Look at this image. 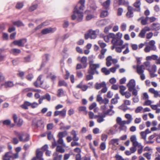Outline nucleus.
Segmentation results:
<instances>
[{
  "label": "nucleus",
  "instance_id": "obj_57",
  "mask_svg": "<svg viewBox=\"0 0 160 160\" xmlns=\"http://www.w3.org/2000/svg\"><path fill=\"white\" fill-rule=\"evenodd\" d=\"M42 77V75H40L39 76L36 81L38 82V83H39V84L41 85H42L43 82V81H42L41 80Z\"/></svg>",
  "mask_w": 160,
  "mask_h": 160
},
{
  "label": "nucleus",
  "instance_id": "obj_41",
  "mask_svg": "<svg viewBox=\"0 0 160 160\" xmlns=\"http://www.w3.org/2000/svg\"><path fill=\"white\" fill-rule=\"evenodd\" d=\"M58 138H59L58 141V143L62 145L63 147H65L66 144L64 143L63 140L62 138L60 137Z\"/></svg>",
  "mask_w": 160,
  "mask_h": 160
},
{
  "label": "nucleus",
  "instance_id": "obj_25",
  "mask_svg": "<svg viewBox=\"0 0 160 160\" xmlns=\"http://www.w3.org/2000/svg\"><path fill=\"white\" fill-rule=\"evenodd\" d=\"M48 24H49L48 22H44L38 25L33 30L34 31V32L36 31L41 28L42 26H47L48 25Z\"/></svg>",
  "mask_w": 160,
  "mask_h": 160
},
{
  "label": "nucleus",
  "instance_id": "obj_16",
  "mask_svg": "<svg viewBox=\"0 0 160 160\" xmlns=\"http://www.w3.org/2000/svg\"><path fill=\"white\" fill-rule=\"evenodd\" d=\"M107 49L106 48H102L100 51V54L98 55V57L100 59H103L105 58L104 55L106 52Z\"/></svg>",
  "mask_w": 160,
  "mask_h": 160
},
{
  "label": "nucleus",
  "instance_id": "obj_9",
  "mask_svg": "<svg viewBox=\"0 0 160 160\" xmlns=\"http://www.w3.org/2000/svg\"><path fill=\"white\" fill-rule=\"evenodd\" d=\"M67 110L65 108L63 109L62 110L56 111L54 112V116L60 115V116L65 117L66 115Z\"/></svg>",
  "mask_w": 160,
  "mask_h": 160
},
{
  "label": "nucleus",
  "instance_id": "obj_44",
  "mask_svg": "<svg viewBox=\"0 0 160 160\" xmlns=\"http://www.w3.org/2000/svg\"><path fill=\"white\" fill-rule=\"evenodd\" d=\"M58 85L59 86H67V84L64 80H60L59 81Z\"/></svg>",
  "mask_w": 160,
  "mask_h": 160
},
{
  "label": "nucleus",
  "instance_id": "obj_53",
  "mask_svg": "<svg viewBox=\"0 0 160 160\" xmlns=\"http://www.w3.org/2000/svg\"><path fill=\"white\" fill-rule=\"evenodd\" d=\"M151 154L149 152H146L143 154V156L148 160L151 159Z\"/></svg>",
  "mask_w": 160,
  "mask_h": 160
},
{
  "label": "nucleus",
  "instance_id": "obj_28",
  "mask_svg": "<svg viewBox=\"0 0 160 160\" xmlns=\"http://www.w3.org/2000/svg\"><path fill=\"white\" fill-rule=\"evenodd\" d=\"M90 12V11L89 10H87L85 12V13L87 14H88ZM94 17V16L92 15L88 14L87 16L86 17V19L87 21H89L91 19L93 18Z\"/></svg>",
  "mask_w": 160,
  "mask_h": 160
},
{
  "label": "nucleus",
  "instance_id": "obj_51",
  "mask_svg": "<svg viewBox=\"0 0 160 160\" xmlns=\"http://www.w3.org/2000/svg\"><path fill=\"white\" fill-rule=\"evenodd\" d=\"M64 94V92L62 89H60L58 91V96L61 97Z\"/></svg>",
  "mask_w": 160,
  "mask_h": 160
},
{
  "label": "nucleus",
  "instance_id": "obj_61",
  "mask_svg": "<svg viewBox=\"0 0 160 160\" xmlns=\"http://www.w3.org/2000/svg\"><path fill=\"white\" fill-rule=\"evenodd\" d=\"M71 126H61L60 129L61 130H68L70 128Z\"/></svg>",
  "mask_w": 160,
  "mask_h": 160
},
{
  "label": "nucleus",
  "instance_id": "obj_55",
  "mask_svg": "<svg viewBox=\"0 0 160 160\" xmlns=\"http://www.w3.org/2000/svg\"><path fill=\"white\" fill-rule=\"evenodd\" d=\"M106 148L105 142H102L100 146V148L102 150H104Z\"/></svg>",
  "mask_w": 160,
  "mask_h": 160
},
{
  "label": "nucleus",
  "instance_id": "obj_58",
  "mask_svg": "<svg viewBox=\"0 0 160 160\" xmlns=\"http://www.w3.org/2000/svg\"><path fill=\"white\" fill-rule=\"evenodd\" d=\"M146 134H147L144 132H140V135L142 138L144 140H146Z\"/></svg>",
  "mask_w": 160,
  "mask_h": 160
},
{
  "label": "nucleus",
  "instance_id": "obj_29",
  "mask_svg": "<svg viewBox=\"0 0 160 160\" xmlns=\"http://www.w3.org/2000/svg\"><path fill=\"white\" fill-rule=\"evenodd\" d=\"M125 117L128 119L127 122H128L127 124H129L133 120V118L132 115L129 114H126L125 115Z\"/></svg>",
  "mask_w": 160,
  "mask_h": 160
},
{
  "label": "nucleus",
  "instance_id": "obj_20",
  "mask_svg": "<svg viewBox=\"0 0 160 160\" xmlns=\"http://www.w3.org/2000/svg\"><path fill=\"white\" fill-rule=\"evenodd\" d=\"M52 155L53 156V160H61L62 159V155H58L57 152H54Z\"/></svg>",
  "mask_w": 160,
  "mask_h": 160
},
{
  "label": "nucleus",
  "instance_id": "obj_59",
  "mask_svg": "<svg viewBox=\"0 0 160 160\" xmlns=\"http://www.w3.org/2000/svg\"><path fill=\"white\" fill-rule=\"evenodd\" d=\"M109 102V100L107 98H105L104 99H102L101 102L100 103V104L102 103L104 104L105 105H106L108 104Z\"/></svg>",
  "mask_w": 160,
  "mask_h": 160
},
{
  "label": "nucleus",
  "instance_id": "obj_63",
  "mask_svg": "<svg viewBox=\"0 0 160 160\" xmlns=\"http://www.w3.org/2000/svg\"><path fill=\"white\" fill-rule=\"evenodd\" d=\"M142 109L143 108L142 107H138L135 110V112L136 113H138L140 112Z\"/></svg>",
  "mask_w": 160,
  "mask_h": 160
},
{
  "label": "nucleus",
  "instance_id": "obj_18",
  "mask_svg": "<svg viewBox=\"0 0 160 160\" xmlns=\"http://www.w3.org/2000/svg\"><path fill=\"white\" fill-rule=\"evenodd\" d=\"M152 30L157 31L160 29V24L158 23H154L151 25Z\"/></svg>",
  "mask_w": 160,
  "mask_h": 160
},
{
  "label": "nucleus",
  "instance_id": "obj_40",
  "mask_svg": "<svg viewBox=\"0 0 160 160\" xmlns=\"http://www.w3.org/2000/svg\"><path fill=\"white\" fill-rule=\"evenodd\" d=\"M119 109L122 110L123 111L125 112L127 110L129 109L130 108L127 106H125L124 104H122L118 107Z\"/></svg>",
  "mask_w": 160,
  "mask_h": 160
},
{
  "label": "nucleus",
  "instance_id": "obj_45",
  "mask_svg": "<svg viewBox=\"0 0 160 160\" xmlns=\"http://www.w3.org/2000/svg\"><path fill=\"white\" fill-rule=\"evenodd\" d=\"M78 111L80 112H84L85 114H87V111H86V108L85 106H81L79 107L78 108Z\"/></svg>",
  "mask_w": 160,
  "mask_h": 160
},
{
  "label": "nucleus",
  "instance_id": "obj_56",
  "mask_svg": "<svg viewBox=\"0 0 160 160\" xmlns=\"http://www.w3.org/2000/svg\"><path fill=\"white\" fill-rule=\"evenodd\" d=\"M48 138V140H50L53 139V135L51 134V132L50 131H49L47 133Z\"/></svg>",
  "mask_w": 160,
  "mask_h": 160
},
{
  "label": "nucleus",
  "instance_id": "obj_2",
  "mask_svg": "<svg viewBox=\"0 0 160 160\" xmlns=\"http://www.w3.org/2000/svg\"><path fill=\"white\" fill-rule=\"evenodd\" d=\"M21 148L20 147H18L15 149L16 153L12 154L11 152H7L3 157V160H14L19 157L18 152L21 150Z\"/></svg>",
  "mask_w": 160,
  "mask_h": 160
},
{
  "label": "nucleus",
  "instance_id": "obj_49",
  "mask_svg": "<svg viewBox=\"0 0 160 160\" xmlns=\"http://www.w3.org/2000/svg\"><path fill=\"white\" fill-rule=\"evenodd\" d=\"M141 3L140 0H137V1L135 2L133 4L134 7L136 8H140V6Z\"/></svg>",
  "mask_w": 160,
  "mask_h": 160
},
{
  "label": "nucleus",
  "instance_id": "obj_24",
  "mask_svg": "<svg viewBox=\"0 0 160 160\" xmlns=\"http://www.w3.org/2000/svg\"><path fill=\"white\" fill-rule=\"evenodd\" d=\"M158 58V56L156 55H152L151 56H148L146 57V59L147 61H151L152 60H155Z\"/></svg>",
  "mask_w": 160,
  "mask_h": 160
},
{
  "label": "nucleus",
  "instance_id": "obj_12",
  "mask_svg": "<svg viewBox=\"0 0 160 160\" xmlns=\"http://www.w3.org/2000/svg\"><path fill=\"white\" fill-rule=\"evenodd\" d=\"M145 67L143 65H137V72L138 74L143 73Z\"/></svg>",
  "mask_w": 160,
  "mask_h": 160
},
{
  "label": "nucleus",
  "instance_id": "obj_21",
  "mask_svg": "<svg viewBox=\"0 0 160 160\" xmlns=\"http://www.w3.org/2000/svg\"><path fill=\"white\" fill-rule=\"evenodd\" d=\"M71 134L73 136L72 139L73 141H77L79 140V138L77 137V134L74 130H72L71 132Z\"/></svg>",
  "mask_w": 160,
  "mask_h": 160
},
{
  "label": "nucleus",
  "instance_id": "obj_13",
  "mask_svg": "<svg viewBox=\"0 0 160 160\" xmlns=\"http://www.w3.org/2000/svg\"><path fill=\"white\" fill-rule=\"evenodd\" d=\"M76 88L81 89L83 91H85L87 90L88 86L83 84V82L82 81L80 83L76 86Z\"/></svg>",
  "mask_w": 160,
  "mask_h": 160
},
{
  "label": "nucleus",
  "instance_id": "obj_8",
  "mask_svg": "<svg viewBox=\"0 0 160 160\" xmlns=\"http://www.w3.org/2000/svg\"><path fill=\"white\" fill-rule=\"evenodd\" d=\"M27 42V40L26 39L23 38L18 40H15L13 42V43L15 45H18L19 47H23Z\"/></svg>",
  "mask_w": 160,
  "mask_h": 160
},
{
  "label": "nucleus",
  "instance_id": "obj_43",
  "mask_svg": "<svg viewBox=\"0 0 160 160\" xmlns=\"http://www.w3.org/2000/svg\"><path fill=\"white\" fill-rule=\"evenodd\" d=\"M108 15L107 10L102 11L101 13L100 17L102 18H104Z\"/></svg>",
  "mask_w": 160,
  "mask_h": 160
},
{
  "label": "nucleus",
  "instance_id": "obj_30",
  "mask_svg": "<svg viewBox=\"0 0 160 160\" xmlns=\"http://www.w3.org/2000/svg\"><path fill=\"white\" fill-rule=\"evenodd\" d=\"M21 52V51L20 49L16 48L12 49L10 51L11 53L14 55H17L18 54L20 53Z\"/></svg>",
  "mask_w": 160,
  "mask_h": 160
},
{
  "label": "nucleus",
  "instance_id": "obj_22",
  "mask_svg": "<svg viewBox=\"0 0 160 160\" xmlns=\"http://www.w3.org/2000/svg\"><path fill=\"white\" fill-rule=\"evenodd\" d=\"M87 58L86 57L83 56L81 58L80 61L83 65V68H86L87 66Z\"/></svg>",
  "mask_w": 160,
  "mask_h": 160
},
{
  "label": "nucleus",
  "instance_id": "obj_6",
  "mask_svg": "<svg viewBox=\"0 0 160 160\" xmlns=\"http://www.w3.org/2000/svg\"><path fill=\"white\" fill-rule=\"evenodd\" d=\"M17 135L18 136L20 141L25 142L28 141L29 140L30 136L26 133H22V134L17 133Z\"/></svg>",
  "mask_w": 160,
  "mask_h": 160
},
{
  "label": "nucleus",
  "instance_id": "obj_3",
  "mask_svg": "<svg viewBox=\"0 0 160 160\" xmlns=\"http://www.w3.org/2000/svg\"><path fill=\"white\" fill-rule=\"evenodd\" d=\"M94 60H93L89 61V68L88 70L94 74L98 75L99 72L98 69L100 68V65L99 63H94Z\"/></svg>",
  "mask_w": 160,
  "mask_h": 160
},
{
  "label": "nucleus",
  "instance_id": "obj_35",
  "mask_svg": "<svg viewBox=\"0 0 160 160\" xmlns=\"http://www.w3.org/2000/svg\"><path fill=\"white\" fill-rule=\"evenodd\" d=\"M119 139L118 138L112 139L111 140L109 144H112L113 145H115V144H117V145H118L119 143L118 142Z\"/></svg>",
  "mask_w": 160,
  "mask_h": 160
},
{
  "label": "nucleus",
  "instance_id": "obj_15",
  "mask_svg": "<svg viewBox=\"0 0 160 160\" xmlns=\"http://www.w3.org/2000/svg\"><path fill=\"white\" fill-rule=\"evenodd\" d=\"M88 74L85 75L86 80L88 81L92 79L93 78V75L95 74L88 70Z\"/></svg>",
  "mask_w": 160,
  "mask_h": 160
},
{
  "label": "nucleus",
  "instance_id": "obj_34",
  "mask_svg": "<svg viewBox=\"0 0 160 160\" xmlns=\"http://www.w3.org/2000/svg\"><path fill=\"white\" fill-rule=\"evenodd\" d=\"M118 4L119 5H124L128 7L129 6V2L125 0H119Z\"/></svg>",
  "mask_w": 160,
  "mask_h": 160
},
{
  "label": "nucleus",
  "instance_id": "obj_50",
  "mask_svg": "<svg viewBox=\"0 0 160 160\" xmlns=\"http://www.w3.org/2000/svg\"><path fill=\"white\" fill-rule=\"evenodd\" d=\"M146 32L142 29L140 31L138 35V36L141 38H144L145 37V34Z\"/></svg>",
  "mask_w": 160,
  "mask_h": 160
},
{
  "label": "nucleus",
  "instance_id": "obj_32",
  "mask_svg": "<svg viewBox=\"0 0 160 160\" xmlns=\"http://www.w3.org/2000/svg\"><path fill=\"white\" fill-rule=\"evenodd\" d=\"M36 154L37 158L40 160L41 159H43L42 157V156L43 153L42 152L39 150V149H38L36 152Z\"/></svg>",
  "mask_w": 160,
  "mask_h": 160
},
{
  "label": "nucleus",
  "instance_id": "obj_7",
  "mask_svg": "<svg viewBox=\"0 0 160 160\" xmlns=\"http://www.w3.org/2000/svg\"><path fill=\"white\" fill-rule=\"evenodd\" d=\"M135 81L133 79L130 80L127 84V86L128 88V90L130 92H132L133 89L135 88Z\"/></svg>",
  "mask_w": 160,
  "mask_h": 160
},
{
  "label": "nucleus",
  "instance_id": "obj_54",
  "mask_svg": "<svg viewBox=\"0 0 160 160\" xmlns=\"http://www.w3.org/2000/svg\"><path fill=\"white\" fill-rule=\"evenodd\" d=\"M98 43L99 45L101 48H102V49L104 48L106 46V44L103 42L102 41H98Z\"/></svg>",
  "mask_w": 160,
  "mask_h": 160
},
{
  "label": "nucleus",
  "instance_id": "obj_26",
  "mask_svg": "<svg viewBox=\"0 0 160 160\" xmlns=\"http://www.w3.org/2000/svg\"><path fill=\"white\" fill-rule=\"evenodd\" d=\"M110 3V0H107L102 3V5L105 9L107 10L109 8Z\"/></svg>",
  "mask_w": 160,
  "mask_h": 160
},
{
  "label": "nucleus",
  "instance_id": "obj_37",
  "mask_svg": "<svg viewBox=\"0 0 160 160\" xmlns=\"http://www.w3.org/2000/svg\"><path fill=\"white\" fill-rule=\"evenodd\" d=\"M67 132L66 131L62 132H60L58 133V137L62 138L63 137L67 135Z\"/></svg>",
  "mask_w": 160,
  "mask_h": 160
},
{
  "label": "nucleus",
  "instance_id": "obj_1",
  "mask_svg": "<svg viewBox=\"0 0 160 160\" xmlns=\"http://www.w3.org/2000/svg\"><path fill=\"white\" fill-rule=\"evenodd\" d=\"M85 0H80L75 7L73 11V14L71 15L72 19H77L78 22L82 21L83 18V11L84 9Z\"/></svg>",
  "mask_w": 160,
  "mask_h": 160
},
{
  "label": "nucleus",
  "instance_id": "obj_4",
  "mask_svg": "<svg viewBox=\"0 0 160 160\" xmlns=\"http://www.w3.org/2000/svg\"><path fill=\"white\" fill-rule=\"evenodd\" d=\"M32 126L35 129H37L38 128H43L44 127V122L41 119H34L32 121Z\"/></svg>",
  "mask_w": 160,
  "mask_h": 160
},
{
  "label": "nucleus",
  "instance_id": "obj_36",
  "mask_svg": "<svg viewBox=\"0 0 160 160\" xmlns=\"http://www.w3.org/2000/svg\"><path fill=\"white\" fill-rule=\"evenodd\" d=\"M13 24L14 25L18 27L24 26L23 23L20 21L14 22H13Z\"/></svg>",
  "mask_w": 160,
  "mask_h": 160
},
{
  "label": "nucleus",
  "instance_id": "obj_48",
  "mask_svg": "<svg viewBox=\"0 0 160 160\" xmlns=\"http://www.w3.org/2000/svg\"><path fill=\"white\" fill-rule=\"evenodd\" d=\"M23 62H30L31 60V57L30 55H28L23 58Z\"/></svg>",
  "mask_w": 160,
  "mask_h": 160
},
{
  "label": "nucleus",
  "instance_id": "obj_64",
  "mask_svg": "<svg viewBox=\"0 0 160 160\" xmlns=\"http://www.w3.org/2000/svg\"><path fill=\"white\" fill-rule=\"evenodd\" d=\"M23 6V4L21 2H18L16 5V8L20 9Z\"/></svg>",
  "mask_w": 160,
  "mask_h": 160
},
{
  "label": "nucleus",
  "instance_id": "obj_19",
  "mask_svg": "<svg viewBox=\"0 0 160 160\" xmlns=\"http://www.w3.org/2000/svg\"><path fill=\"white\" fill-rule=\"evenodd\" d=\"M106 83L105 82H102L101 83L97 82L95 85V88L96 89L98 90L104 86H105Z\"/></svg>",
  "mask_w": 160,
  "mask_h": 160
},
{
  "label": "nucleus",
  "instance_id": "obj_46",
  "mask_svg": "<svg viewBox=\"0 0 160 160\" xmlns=\"http://www.w3.org/2000/svg\"><path fill=\"white\" fill-rule=\"evenodd\" d=\"M155 42L154 41L152 40L150 41L148 43V44L150 46H152V49L156 50V47L155 45Z\"/></svg>",
  "mask_w": 160,
  "mask_h": 160
},
{
  "label": "nucleus",
  "instance_id": "obj_33",
  "mask_svg": "<svg viewBox=\"0 0 160 160\" xmlns=\"http://www.w3.org/2000/svg\"><path fill=\"white\" fill-rule=\"evenodd\" d=\"M109 107L110 109L108 110L107 112H105V113L109 115H112L114 113V112L112 110L113 107L112 105H111Z\"/></svg>",
  "mask_w": 160,
  "mask_h": 160
},
{
  "label": "nucleus",
  "instance_id": "obj_11",
  "mask_svg": "<svg viewBox=\"0 0 160 160\" xmlns=\"http://www.w3.org/2000/svg\"><path fill=\"white\" fill-rule=\"evenodd\" d=\"M133 8L132 7L129 6L128 7V12L126 13V16L128 18H131L133 17Z\"/></svg>",
  "mask_w": 160,
  "mask_h": 160
},
{
  "label": "nucleus",
  "instance_id": "obj_39",
  "mask_svg": "<svg viewBox=\"0 0 160 160\" xmlns=\"http://www.w3.org/2000/svg\"><path fill=\"white\" fill-rule=\"evenodd\" d=\"M101 71L106 75H108L110 73V71L105 67L103 68H102Z\"/></svg>",
  "mask_w": 160,
  "mask_h": 160
},
{
  "label": "nucleus",
  "instance_id": "obj_42",
  "mask_svg": "<svg viewBox=\"0 0 160 160\" xmlns=\"http://www.w3.org/2000/svg\"><path fill=\"white\" fill-rule=\"evenodd\" d=\"M137 143L138 145V147L140 148V149L138 150V152L139 154H141L142 152V149L143 148V146H142L140 143L137 142Z\"/></svg>",
  "mask_w": 160,
  "mask_h": 160
},
{
  "label": "nucleus",
  "instance_id": "obj_27",
  "mask_svg": "<svg viewBox=\"0 0 160 160\" xmlns=\"http://www.w3.org/2000/svg\"><path fill=\"white\" fill-rule=\"evenodd\" d=\"M90 36V38L91 39H95L96 37V31L90 30L88 31Z\"/></svg>",
  "mask_w": 160,
  "mask_h": 160
},
{
  "label": "nucleus",
  "instance_id": "obj_38",
  "mask_svg": "<svg viewBox=\"0 0 160 160\" xmlns=\"http://www.w3.org/2000/svg\"><path fill=\"white\" fill-rule=\"evenodd\" d=\"M56 151L57 152L61 153H63L65 152V149L63 148L61 146L59 145H57L56 148Z\"/></svg>",
  "mask_w": 160,
  "mask_h": 160
},
{
  "label": "nucleus",
  "instance_id": "obj_62",
  "mask_svg": "<svg viewBox=\"0 0 160 160\" xmlns=\"http://www.w3.org/2000/svg\"><path fill=\"white\" fill-rule=\"evenodd\" d=\"M123 12V9L121 8H119L118 10L117 15L118 16H121Z\"/></svg>",
  "mask_w": 160,
  "mask_h": 160
},
{
  "label": "nucleus",
  "instance_id": "obj_5",
  "mask_svg": "<svg viewBox=\"0 0 160 160\" xmlns=\"http://www.w3.org/2000/svg\"><path fill=\"white\" fill-rule=\"evenodd\" d=\"M130 140L132 143L133 147H131L130 149L131 153H134L137 150L136 147H138V144L137 142H138L137 141V139L136 135L132 136L130 137Z\"/></svg>",
  "mask_w": 160,
  "mask_h": 160
},
{
  "label": "nucleus",
  "instance_id": "obj_52",
  "mask_svg": "<svg viewBox=\"0 0 160 160\" xmlns=\"http://www.w3.org/2000/svg\"><path fill=\"white\" fill-rule=\"evenodd\" d=\"M108 90V88L106 85L105 86H104L102 87V88L101 90L100 91L98 92V93L99 94H101V93H104L107 92Z\"/></svg>",
  "mask_w": 160,
  "mask_h": 160
},
{
  "label": "nucleus",
  "instance_id": "obj_10",
  "mask_svg": "<svg viewBox=\"0 0 160 160\" xmlns=\"http://www.w3.org/2000/svg\"><path fill=\"white\" fill-rule=\"evenodd\" d=\"M56 30V28H48L42 30L41 31V33L43 34H46L48 33L53 32Z\"/></svg>",
  "mask_w": 160,
  "mask_h": 160
},
{
  "label": "nucleus",
  "instance_id": "obj_14",
  "mask_svg": "<svg viewBox=\"0 0 160 160\" xmlns=\"http://www.w3.org/2000/svg\"><path fill=\"white\" fill-rule=\"evenodd\" d=\"M112 43L113 44H115L117 45L121 46L123 43V41L121 39H119L117 38L116 39H114L112 40Z\"/></svg>",
  "mask_w": 160,
  "mask_h": 160
},
{
  "label": "nucleus",
  "instance_id": "obj_47",
  "mask_svg": "<svg viewBox=\"0 0 160 160\" xmlns=\"http://www.w3.org/2000/svg\"><path fill=\"white\" fill-rule=\"evenodd\" d=\"M4 86L6 88L11 87L13 86V83L12 82H6L4 84Z\"/></svg>",
  "mask_w": 160,
  "mask_h": 160
},
{
  "label": "nucleus",
  "instance_id": "obj_17",
  "mask_svg": "<svg viewBox=\"0 0 160 160\" xmlns=\"http://www.w3.org/2000/svg\"><path fill=\"white\" fill-rule=\"evenodd\" d=\"M104 112V114H100L98 118L97 121L98 122L100 123L104 121V118L105 117L106 115L108 114L106 113L105 112Z\"/></svg>",
  "mask_w": 160,
  "mask_h": 160
},
{
  "label": "nucleus",
  "instance_id": "obj_31",
  "mask_svg": "<svg viewBox=\"0 0 160 160\" xmlns=\"http://www.w3.org/2000/svg\"><path fill=\"white\" fill-rule=\"evenodd\" d=\"M31 105V103L28 101H25L24 103L21 106V107L23 109H28V107L30 106Z\"/></svg>",
  "mask_w": 160,
  "mask_h": 160
},
{
  "label": "nucleus",
  "instance_id": "obj_23",
  "mask_svg": "<svg viewBox=\"0 0 160 160\" xmlns=\"http://www.w3.org/2000/svg\"><path fill=\"white\" fill-rule=\"evenodd\" d=\"M148 91L152 94H154V97L155 98H157L159 95L158 92L157 91H156L153 88H150L148 90Z\"/></svg>",
  "mask_w": 160,
  "mask_h": 160
},
{
  "label": "nucleus",
  "instance_id": "obj_60",
  "mask_svg": "<svg viewBox=\"0 0 160 160\" xmlns=\"http://www.w3.org/2000/svg\"><path fill=\"white\" fill-rule=\"evenodd\" d=\"M115 157L116 158V160H126L123 158L121 156L118 154H116Z\"/></svg>",
  "mask_w": 160,
  "mask_h": 160
}]
</instances>
